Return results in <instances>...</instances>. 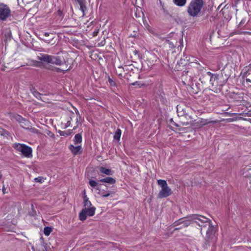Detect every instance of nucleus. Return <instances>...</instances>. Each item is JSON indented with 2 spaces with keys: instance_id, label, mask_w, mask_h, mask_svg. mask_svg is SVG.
I'll return each mask as SVG.
<instances>
[{
  "instance_id": "nucleus-1",
  "label": "nucleus",
  "mask_w": 251,
  "mask_h": 251,
  "mask_svg": "<svg viewBox=\"0 0 251 251\" xmlns=\"http://www.w3.org/2000/svg\"><path fill=\"white\" fill-rule=\"evenodd\" d=\"M192 226L200 228L201 233H202V228L208 226L205 240L208 242H210L213 238L215 233L214 227L211 220L200 214H192Z\"/></svg>"
},
{
  "instance_id": "nucleus-5",
  "label": "nucleus",
  "mask_w": 251,
  "mask_h": 251,
  "mask_svg": "<svg viewBox=\"0 0 251 251\" xmlns=\"http://www.w3.org/2000/svg\"><path fill=\"white\" fill-rule=\"evenodd\" d=\"M37 59L41 61L56 65H61L64 62V59H62L60 56L47 54H41V56L37 57Z\"/></svg>"
},
{
  "instance_id": "nucleus-7",
  "label": "nucleus",
  "mask_w": 251,
  "mask_h": 251,
  "mask_svg": "<svg viewBox=\"0 0 251 251\" xmlns=\"http://www.w3.org/2000/svg\"><path fill=\"white\" fill-rule=\"evenodd\" d=\"M157 183L160 186L161 189L159 191L157 198L161 199L163 198H167L172 194V190L168 186L166 180L159 179L157 180Z\"/></svg>"
},
{
  "instance_id": "nucleus-12",
  "label": "nucleus",
  "mask_w": 251,
  "mask_h": 251,
  "mask_svg": "<svg viewBox=\"0 0 251 251\" xmlns=\"http://www.w3.org/2000/svg\"><path fill=\"white\" fill-rule=\"evenodd\" d=\"M20 126L25 129H29V127L30 126V123L29 121L24 119L21 121Z\"/></svg>"
},
{
  "instance_id": "nucleus-46",
  "label": "nucleus",
  "mask_w": 251,
  "mask_h": 251,
  "mask_svg": "<svg viewBox=\"0 0 251 251\" xmlns=\"http://www.w3.org/2000/svg\"><path fill=\"white\" fill-rule=\"evenodd\" d=\"M194 65H200L199 63H197V62L194 63Z\"/></svg>"
},
{
  "instance_id": "nucleus-30",
  "label": "nucleus",
  "mask_w": 251,
  "mask_h": 251,
  "mask_svg": "<svg viewBox=\"0 0 251 251\" xmlns=\"http://www.w3.org/2000/svg\"><path fill=\"white\" fill-rule=\"evenodd\" d=\"M15 119L17 121H19L20 124L21 121H22V120H24L25 118H23L22 116H21L19 115H17L15 116Z\"/></svg>"
},
{
  "instance_id": "nucleus-41",
  "label": "nucleus",
  "mask_w": 251,
  "mask_h": 251,
  "mask_svg": "<svg viewBox=\"0 0 251 251\" xmlns=\"http://www.w3.org/2000/svg\"><path fill=\"white\" fill-rule=\"evenodd\" d=\"M44 35H45V36H49V35H50V33H49V32H45V33H44Z\"/></svg>"
},
{
  "instance_id": "nucleus-4",
  "label": "nucleus",
  "mask_w": 251,
  "mask_h": 251,
  "mask_svg": "<svg viewBox=\"0 0 251 251\" xmlns=\"http://www.w3.org/2000/svg\"><path fill=\"white\" fill-rule=\"evenodd\" d=\"M203 6L202 0H192L187 7V12L189 16L197 17L201 12Z\"/></svg>"
},
{
  "instance_id": "nucleus-3",
  "label": "nucleus",
  "mask_w": 251,
  "mask_h": 251,
  "mask_svg": "<svg viewBox=\"0 0 251 251\" xmlns=\"http://www.w3.org/2000/svg\"><path fill=\"white\" fill-rule=\"evenodd\" d=\"M83 208L79 214V218L82 221H85L87 216L92 217L95 214L96 208L92 206V203L87 196H85L83 199Z\"/></svg>"
},
{
  "instance_id": "nucleus-43",
  "label": "nucleus",
  "mask_w": 251,
  "mask_h": 251,
  "mask_svg": "<svg viewBox=\"0 0 251 251\" xmlns=\"http://www.w3.org/2000/svg\"><path fill=\"white\" fill-rule=\"evenodd\" d=\"M244 23V22L243 21V20H242L241 21V22L240 23V24H239V26H241L242 25V24H243Z\"/></svg>"
},
{
  "instance_id": "nucleus-29",
  "label": "nucleus",
  "mask_w": 251,
  "mask_h": 251,
  "mask_svg": "<svg viewBox=\"0 0 251 251\" xmlns=\"http://www.w3.org/2000/svg\"><path fill=\"white\" fill-rule=\"evenodd\" d=\"M181 224H182V221H181V219H179V220L176 221L174 223L173 226L174 227H175V226H178L179 225H181Z\"/></svg>"
},
{
  "instance_id": "nucleus-36",
  "label": "nucleus",
  "mask_w": 251,
  "mask_h": 251,
  "mask_svg": "<svg viewBox=\"0 0 251 251\" xmlns=\"http://www.w3.org/2000/svg\"><path fill=\"white\" fill-rule=\"evenodd\" d=\"M57 14L59 16H61L62 15V11L60 9H59L57 11Z\"/></svg>"
},
{
  "instance_id": "nucleus-52",
  "label": "nucleus",
  "mask_w": 251,
  "mask_h": 251,
  "mask_svg": "<svg viewBox=\"0 0 251 251\" xmlns=\"http://www.w3.org/2000/svg\"><path fill=\"white\" fill-rule=\"evenodd\" d=\"M50 133L48 134V135H51V134H52V135H53V134L52 133V132H50Z\"/></svg>"
},
{
  "instance_id": "nucleus-2",
  "label": "nucleus",
  "mask_w": 251,
  "mask_h": 251,
  "mask_svg": "<svg viewBox=\"0 0 251 251\" xmlns=\"http://www.w3.org/2000/svg\"><path fill=\"white\" fill-rule=\"evenodd\" d=\"M228 79V76L226 74H224L223 73H216L209 80L212 90L216 93L221 92L222 87L226 84Z\"/></svg>"
},
{
  "instance_id": "nucleus-19",
  "label": "nucleus",
  "mask_w": 251,
  "mask_h": 251,
  "mask_svg": "<svg viewBox=\"0 0 251 251\" xmlns=\"http://www.w3.org/2000/svg\"><path fill=\"white\" fill-rule=\"evenodd\" d=\"M57 132L59 134L60 136L66 137L73 133V130L69 129L66 131H61L60 130H59L57 131Z\"/></svg>"
},
{
  "instance_id": "nucleus-53",
  "label": "nucleus",
  "mask_w": 251,
  "mask_h": 251,
  "mask_svg": "<svg viewBox=\"0 0 251 251\" xmlns=\"http://www.w3.org/2000/svg\"><path fill=\"white\" fill-rule=\"evenodd\" d=\"M50 133L48 134V135H51V134H52V135H53V134L52 133V132H50Z\"/></svg>"
},
{
  "instance_id": "nucleus-35",
  "label": "nucleus",
  "mask_w": 251,
  "mask_h": 251,
  "mask_svg": "<svg viewBox=\"0 0 251 251\" xmlns=\"http://www.w3.org/2000/svg\"><path fill=\"white\" fill-rule=\"evenodd\" d=\"M206 75H208L209 76H210V78H212V76L214 75H215V74H212V73H211L210 72H207L206 73Z\"/></svg>"
},
{
  "instance_id": "nucleus-38",
  "label": "nucleus",
  "mask_w": 251,
  "mask_h": 251,
  "mask_svg": "<svg viewBox=\"0 0 251 251\" xmlns=\"http://www.w3.org/2000/svg\"><path fill=\"white\" fill-rule=\"evenodd\" d=\"M70 124H71L70 122V121H68L67 122V123L66 124L65 128H67L68 126H70Z\"/></svg>"
},
{
  "instance_id": "nucleus-20",
  "label": "nucleus",
  "mask_w": 251,
  "mask_h": 251,
  "mask_svg": "<svg viewBox=\"0 0 251 251\" xmlns=\"http://www.w3.org/2000/svg\"><path fill=\"white\" fill-rule=\"evenodd\" d=\"M121 134H122L121 130L119 128H118L116 130V131L114 134V135L113 137L114 139L116 141L119 142L120 140Z\"/></svg>"
},
{
  "instance_id": "nucleus-13",
  "label": "nucleus",
  "mask_w": 251,
  "mask_h": 251,
  "mask_svg": "<svg viewBox=\"0 0 251 251\" xmlns=\"http://www.w3.org/2000/svg\"><path fill=\"white\" fill-rule=\"evenodd\" d=\"M80 6V10L82 12V15L84 16L85 15V12L87 10V8L86 6V0L84 1H82L79 2H78Z\"/></svg>"
},
{
  "instance_id": "nucleus-49",
  "label": "nucleus",
  "mask_w": 251,
  "mask_h": 251,
  "mask_svg": "<svg viewBox=\"0 0 251 251\" xmlns=\"http://www.w3.org/2000/svg\"><path fill=\"white\" fill-rule=\"evenodd\" d=\"M1 177H2V175H1V173H0V181L1 180Z\"/></svg>"
},
{
  "instance_id": "nucleus-28",
  "label": "nucleus",
  "mask_w": 251,
  "mask_h": 251,
  "mask_svg": "<svg viewBox=\"0 0 251 251\" xmlns=\"http://www.w3.org/2000/svg\"><path fill=\"white\" fill-rule=\"evenodd\" d=\"M28 130L34 133H38L39 132V130L38 129L34 127H32L31 126H30L29 129H28Z\"/></svg>"
},
{
  "instance_id": "nucleus-18",
  "label": "nucleus",
  "mask_w": 251,
  "mask_h": 251,
  "mask_svg": "<svg viewBox=\"0 0 251 251\" xmlns=\"http://www.w3.org/2000/svg\"><path fill=\"white\" fill-rule=\"evenodd\" d=\"M100 172L108 176L112 175V171L111 170L105 168L103 167L100 168Z\"/></svg>"
},
{
  "instance_id": "nucleus-16",
  "label": "nucleus",
  "mask_w": 251,
  "mask_h": 251,
  "mask_svg": "<svg viewBox=\"0 0 251 251\" xmlns=\"http://www.w3.org/2000/svg\"><path fill=\"white\" fill-rule=\"evenodd\" d=\"M100 181L102 182H105V183L111 184H113L115 183V182H116L115 179L112 177H107L104 178L100 179Z\"/></svg>"
},
{
  "instance_id": "nucleus-27",
  "label": "nucleus",
  "mask_w": 251,
  "mask_h": 251,
  "mask_svg": "<svg viewBox=\"0 0 251 251\" xmlns=\"http://www.w3.org/2000/svg\"><path fill=\"white\" fill-rule=\"evenodd\" d=\"M133 86H138L139 88H141L142 87V86H144L145 84H143V83H141L140 82H138V81H136V82H134L133 83H132L131 84Z\"/></svg>"
},
{
  "instance_id": "nucleus-8",
  "label": "nucleus",
  "mask_w": 251,
  "mask_h": 251,
  "mask_svg": "<svg viewBox=\"0 0 251 251\" xmlns=\"http://www.w3.org/2000/svg\"><path fill=\"white\" fill-rule=\"evenodd\" d=\"M13 147L17 151L21 152L24 156L27 158L32 156V149L28 146L23 144L15 143Z\"/></svg>"
},
{
  "instance_id": "nucleus-32",
  "label": "nucleus",
  "mask_w": 251,
  "mask_h": 251,
  "mask_svg": "<svg viewBox=\"0 0 251 251\" xmlns=\"http://www.w3.org/2000/svg\"><path fill=\"white\" fill-rule=\"evenodd\" d=\"M43 177H36L34 180L36 182H42V179H43Z\"/></svg>"
},
{
  "instance_id": "nucleus-51",
  "label": "nucleus",
  "mask_w": 251,
  "mask_h": 251,
  "mask_svg": "<svg viewBox=\"0 0 251 251\" xmlns=\"http://www.w3.org/2000/svg\"><path fill=\"white\" fill-rule=\"evenodd\" d=\"M174 125L176 126H178V125L176 123L174 124Z\"/></svg>"
},
{
  "instance_id": "nucleus-39",
  "label": "nucleus",
  "mask_w": 251,
  "mask_h": 251,
  "mask_svg": "<svg viewBox=\"0 0 251 251\" xmlns=\"http://www.w3.org/2000/svg\"><path fill=\"white\" fill-rule=\"evenodd\" d=\"M83 199H84V198H85V196H87L86 194V191L85 190H84L83 191Z\"/></svg>"
},
{
  "instance_id": "nucleus-54",
  "label": "nucleus",
  "mask_w": 251,
  "mask_h": 251,
  "mask_svg": "<svg viewBox=\"0 0 251 251\" xmlns=\"http://www.w3.org/2000/svg\"><path fill=\"white\" fill-rule=\"evenodd\" d=\"M50 133L48 134V135H51V134H52V135H53V134L52 133V132H50Z\"/></svg>"
},
{
  "instance_id": "nucleus-23",
  "label": "nucleus",
  "mask_w": 251,
  "mask_h": 251,
  "mask_svg": "<svg viewBox=\"0 0 251 251\" xmlns=\"http://www.w3.org/2000/svg\"><path fill=\"white\" fill-rule=\"evenodd\" d=\"M52 231V228L50 226H46L44 228V233L46 236H49Z\"/></svg>"
},
{
  "instance_id": "nucleus-45",
  "label": "nucleus",
  "mask_w": 251,
  "mask_h": 251,
  "mask_svg": "<svg viewBox=\"0 0 251 251\" xmlns=\"http://www.w3.org/2000/svg\"><path fill=\"white\" fill-rule=\"evenodd\" d=\"M34 213H35V211H33L32 212H31L30 214L34 216Z\"/></svg>"
},
{
  "instance_id": "nucleus-47",
  "label": "nucleus",
  "mask_w": 251,
  "mask_h": 251,
  "mask_svg": "<svg viewBox=\"0 0 251 251\" xmlns=\"http://www.w3.org/2000/svg\"><path fill=\"white\" fill-rule=\"evenodd\" d=\"M5 189L4 187H3L2 188V191H3V193H5Z\"/></svg>"
},
{
  "instance_id": "nucleus-48",
  "label": "nucleus",
  "mask_w": 251,
  "mask_h": 251,
  "mask_svg": "<svg viewBox=\"0 0 251 251\" xmlns=\"http://www.w3.org/2000/svg\"><path fill=\"white\" fill-rule=\"evenodd\" d=\"M76 114H77L79 115V116L80 117V115H79V111H78V110H77V111H76Z\"/></svg>"
},
{
  "instance_id": "nucleus-42",
  "label": "nucleus",
  "mask_w": 251,
  "mask_h": 251,
  "mask_svg": "<svg viewBox=\"0 0 251 251\" xmlns=\"http://www.w3.org/2000/svg\"><path fill=\"white\" fill-rule=\"evenodd\" d=\"M189 125V123L188 122H186V123H182V125L183 126H187Z\"/></svg>"
},
{
  "instance_id": "nucleus-33",
  "label": "nucleus",
  "mask_w": 251,
  "mask_h": 251,
  "mask_svg": "<svg viewBox=\"0 0 251 251\" xmlns=\"http://www.w3.org/2000/svg\"><path fill=\"white\" fill-rule=\"evenodd\" d=\"M127 67H128V66L127 65H125L124 67L119 66V67H118V69H122L123 70V71H125V70L127 71Z\"/></svg>"
},
{
  "instance_id": "nucleus-15",
  "label": "nucleus",
  "mask_w": 251,
  "mask_h": 251,
  "mask_svg": "<svg viewBox=\"0 0 251 251\" xmlns=\"http://www.w3.org/2000/svg\"><path fill=\"white\" fill-rule=\"evenodd\" d=\"M198 85H200V84H197V83H194L193 82V85H190L189 86L192 90V93L195 94H197L201 90L200 88L198 86Z\"/></svg>"
},
{
  "instance_id": "nucleus-26",
  "label": "nucleus",
  "mask_w": 251,
  "mask_h": 251,
  "mask_svg": "<svg viewBox=\"0 0 251 251\" xmlns=\"http://www.w3.org/2000/svg\"><path fill=\"white\" fill-rule=\"evenodd\" d=\"M100 194L102 197H107L110 196V193L109 192H106L104 191L100 192Z\"/></svg>"
},
{
  "instance_id": "nucleus-14",
  "label": "nucleus",
  "mask_w": 251,
  "mask_h": 251,
  "mask_svg": "<svg viewBox=\"0 0 251 251\" xmlns=\"http://www.w3.org/2000/svg\"><path fill=\"white\" fill-rule=\"evenodd\" d=\"M82 135L81 133L76 134L74 138L73 141L74 144L76 145L79 144H80L82 142Z\"/></svg>"
},
{
  "instance_id": "nucleus-21",
  "label": "nucleus",
  "mask_w": 251,
  "mask_h": 251,
  "mask_svg": "<svg viewBox=\"0 0 251 251\" xmlns=\"http://www.w3.org/2000/svg\"><path fill=\"white\" fill-rule=\"evenodd\" d=\"M187 0H173L174 3L178 6H183L185 5Z\"/></svg>"
},
{
  "instance_id": "nucleus-44",
  "label": "nucleus",
  "mask_w": 251,
  "mask_h": 251,
  "mask_svg": "<svg viewBox=\"0 0 251 251\" xmlns=\"http://www.w3.org/2000/svg\"><path fill=\"white\" fill-rule=\"evenodd\" d=\"M182 227H182V226H181V227H176V228H175V230H178V229H180V228H182Z\"/></svg>"
},
{
  "instance_id": "nucleus-24",
  "label": "nucleus",
  "mask_w": 251,
  "mask_h": 251,
  "mask_svg": "<svg viewBox=\"0 0 251 251\" xmlns=\"http://www.w3.org/2000/svg\"><path fill=\"white\" fill-rule=\"evenodd\" d=\"M89 184L91 187H92L93 188H94L98 185V183L97 181H96L95 180H94L92 179H90L89 180Z\"/></svg>"
},
{
  "instance_id": "nucleus-25",
  "label": "nucleus",
  "mask_w": 251,
  "mask_h": 251,
  "mask_svg": "<svg viewBox=\"0 0 251 251\" xmlns=\"http://www.w3.org/2000/svg\"><path fill=\"white\" fill-rule=\"evenodd\" d=\"M108 81L109 83V85L111 86H117V84L116 83V82L114 81H113V79L111 78L109 76L108 77Z\"/></svg>"
},
{
  "instance_id": "nucleus-22",
  "label": "nucleus",
  "mask_w": 251,
  "mask_h": 251,
  "mask_svg": "<svg viewBox=\"0 0 251 251\" xmlns=\"http://www.w3.org/2000/svg\"><path fill=\"white\" fill-rule=\"evenodd\" d=\"M9 135V133L7 131L0 128V135L1 136L3 137L4 138H8Z\"/></svg>"
},
{
  "instance_id": "nucleus-55",
  "label": "nucleus",
  "mask_w": 251,
  "mask_h": 251,
  "mask_svg": "<svg viewBox=\"0 0 251 251\" xmlns=\"http://www.w3.org/2000/svg\"><path fill=\"white\" fill-rule=\"evenodd\" d=\"M75 128H76V127H74V128H73V129H72V130H73L75 129Z\"/></svg>"
},
{
  "instance_id": "nucleus-11",
  "label": "nucleus",
  "mask_w": 251,
  "mask_h": 251,
  "mask_svg": "<svg viewBox=\"0 0 251 251\" xmlns=\"http://www.w3.org/2000/svg\"><path fill=\"white\" fill-rule=\"evenodd\" d=\"M186 220L184 221H182V224H183L182 227H186L188 226H189L192 225V214L189 215L186 217Z\"/></svg>"
},
{
  "instance_id": "nucleus-50",
  "label": "nucleus",
  "mask_w": 251,
  "mask_h": 251,
  "mask_svg": "<svg viewBox=\"0 0 251 251\" xmlns=\"http://www.w3.org/2000/svg\"><path fill=\"white\" fill-rule=\"evenodd\" d=\"M177 113H178V116H182V115H181V113H179V112H177Z\"/></svg>"
},
{
  "instance_id": "nucleus-37",
  "label": "nucleus",
  "mask_w": 251,
  "mask_h": 251,
  "mask_svg": "<svg viewBox=\"0 0 251 251\" xmlns=\"http://www.w3.org/2000/svg\"><path fill=\"white\" fill-rule=\"evenodd\" d=\"M118 70L119 72V73L118 74V75L120 76H122V72L123 70L122 69H118Z\"/></svg>"
},
{
  "instance_id": "nucleus-34",
  "label": "nucleus",
  "mask_w": 251,
  "mask_h": 251,
  "mask_svg": "<svg viewBox=\"0 0 251 251\" xmlns=\"http://www.w3.org/2000/svg\"><path fill=\"white\" fill-rule=\"evenodd\" d=\"M68 70V69L63 70H62V69H61L60 68H56V71L57 72H63V73H66Z\"/></svg>"
},
{
  "instance_id": "nucleus-17",
  "label": "nucleus",
  "mask_w": 251,
  "mask_h": 251,
  "mask_svg": "<svg viewBox=\"0 0 251 251\" xmlns=\"http://www.w3.org/2000/svg\"><path fill=\"white\" fill-rule=\"evenodd\" d=\"M30 91L31 92V93L33 95V96L37 99H38V100L41 99V94L38 92L34 87H31L30 88Z\"/></svg>"
},
{
  "instance_id": "nucleus-10",
  "label": "nucleus",
  "mask_w": 251,
  "mask_h": 251,
  "mask_svg": "<svg viewBox=\"0 0 251 251\" xmlns=\"http://www.w3.org/2000/svg\"><path fill=\"white\" fill-rule=\"evenodd\" d=\"M69 149L71 151L72 153L74 155L79 154L82 152V148L81 146L79 145L74 146L73 145H70L69 146Z\"/></svg>"
},
{
  "instance_id": "nucleus-40",
  "label": "nucleus",
  "mask_w": 251,
  "mask_h": 251,
  "mask_svg": "<svg viewBox=\"0 0 251 251\" xmlns=\"http://www.w3.org/2000/svg\"><path fill=\"white\" fill-rule=\"evenodd\" d=\"M246 82H250V83L251 82V80L250 79H249V78H246Z\"/></svg>"
},
{
  "instance_id": "nucleus-9",
  "label": "nucleus",
  "mask_w": 251,
  "mask_h": 251,
  "mask_svg": "<svg viewBox=\"0 0 251 251\" xmlns=\"http://www.w3.org/2000/svg\"><path fill=\"white\" fill-rule=\"evenodd\" d=\"M11 16V11L9 6L3 3H0V21H5Z\"/></svg>"
},
{
  "instance_id": "nucleus-31",
  "label": "nucleus",
  "mask_w": 251,
  "mask_h": 251,
  "mask_svg": "<svg viewBox=\"0 0 251 251\" xmlns=\"http://www.w3.org/2000/svg\"><path fill=\"white\" fill-rule=\"evenodd\" d=\"M134 15L136 18L140 17L141 15H142V16L143 17H144V14L143 12H141V13L138 12V13L137 12H135Z\"/></svg>"
},
{
  "instance_id": "nucleus-6",
  "label": "nucleus",
  "mask_w": 251,
  "mask_h": 251,
  "mask_svg": "<svg viewBox=\"0 0 251 251\" xmlns=\"http://www.w3.org/2000/svg\"><path fill=\"white\" fill-rule=\"evenodd\" d=\"M196 68L193 66L192 68H189L187 71H183L180 77L182 83L185 85H193V76L196 75L194 72V69Z\"/></svg>"
}]
</instances>
